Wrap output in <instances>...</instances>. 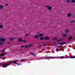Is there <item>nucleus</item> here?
Returning a JSON list of instances; mask_svg holds the SVG:
<instances>
[{"instance_id":"1","label":"nucleus","mask_w":75,"mask_h":75,"mask_svg":"<svg viewBox=\"0 0 75 75\" xmlns=\"http://www.w3.org/2000/svg\"><path fill=\"white\" fill-rule=\"evenodd\" d=\"M12 64V62H11V61H9V62H6V64H4L2 67L3 68H6V67H7V66L10 65L11 64Z\"/></svg>"},{"instance_id":"2","label":"nucleus","mask_w":75,"mask_h":75,"mask_svg":"<svg viewBox=\"0 0 75 75\" xmlns=\"http://www.w3.org/2000/svg\"><path fill=\"white\" fill-rule=\"evenodd\" d=\"M33 45V44H31L29 45H25L24 46L22 45L21 47V48H23V47H25V48H28L30 47H31Z\"/></svg>"},{"instance_id":"3","label":"nucleus","mask_w":75,"mask_h":75,"mask_svg":"<svg viewBox=\"0 0 75 75\" xmlns=\"http://www.w3.org/2000/svg\"><path fill=\"white\" fill-rule=\"evenodd\" d=\"M6 39L4 38H0V42H4L5 41Z\"/></svg>"},{"instance_id":"4","label":"nucleus","mask_w":75,"mask_h":75,"mask_svg":"<svg viewBox=\"0 0 75 75\" xmlns=\"http://www.w3.org/2000/svg\"><path fill=\"white\" fill-rule=\"evenodd\" d=\"M44 40H50V38H49V37H45L44 38Z\"/></svg>"},{"instance_id":"5","label":"nucleus","mask_w":75,"mask_h":75,"mask_svg":"<svg viewBox=\"0 0 75 75\" xmlns=\"http://www.w3.org/2000/svg\"><path fill=\"white\" fill-rule=\"evenodd\" d=\"M11 62L12 63H12H14V64H17V62H18V60L14 61L13 62L11 61Z\"/></svg>"},{"instance_id":"6","label":"nucleus","mask_w":75,"mask_h":75,"mask_svg":"<svg viewBox=\"0 0 75 75\" xmlns=\"http://www.w3.org/2000/svg\"><path fill=\"white\" fill-rule=\"evenodd\" d=\"M59 44H60L61 45H64L65 44H66V42H64V43H61L60 42L58 43Z\"/></svg>"},{"instance_id":"7","label":"nucleus","mask_w":75,"mask_h":75,"mask_svg":"<svg viewBox=\"0 0 75 75\" xmlns=\"http://www.w3.org/2000/svg\"><path fill=\"white\" fill-rule=\"evenodd\" d=\"M7 54V53H5L4 54H1L0 56L1 57H3L4 55H6Z\"/></svg>"},{"instance_id":"8","label":"nucleus","mask_w":75,"mask_h":75,"mask_svg":"<svg viewBox=\"0 0 75 75\" xmlns=\"http://www.w3.org/2000/svg\"><path fill=\"white\" fill-rule=\"evenodd\" d=\"M48 10H52V7L50 6H49V7L47 8Z\"/></svg>"},{"instance_id":"9","label":"nucleus","mask_w":75,"mask_h":75,"mask_svg":"<svg viewBox=\"0 0 75 75\" xmlns=\"http://www.w3.org/2000/svg\"><path fill=\"white\" fill-rule=\"evenodd\" d=\"M9 40H10V41H13V40H14V38H9Z\"/></svg>"},{"instance_id":"10","label":"nucleus","mask_w":75,"mask_h":75,"mask_svg":"<svg viewBox=\"0 0 75 75\" xmlns=\"http://www.w3.org/2000/svg\"><path fill=\"white\" fill-rule=\"evenodd\" d=\"M62 37H67V35L64 34V35H62Z\"/></svg>"},{"instance_id":"11","label":"nucleus","mask_w":75,"mask_h":75,"mask_svg":"<svg viewBox=\"0 0 75 75\" xmlns=\"http://www.w3.org/2000/svg\"><path fill=\"white\" fill-rule=\"evenodd\" d=\"M44 35V34L42 33H41L40 34H39V37H42Z\"/></svg>"},{"instance_id":"12","label":"nucleus","mask_w":75,"mask_h":75,"mask_svg":"<svg viewBox=\"0 0 75 75\" xmlns=\"http://www.w3.org/2000/svg\"><path fill=\"white\" fill-rule=\"evenodd\" d=\"M3 6L0 5V9H3Z\"/></svg>"},{"instance_id":"13","label":"nucleus","mask_w":75,"mask_h":75,"mask_svg":"<svg viewBox=\"0 0 75 75\" xmlns=\"http://www.w3.org/2000/svg\"><path fill=\"white\" fill-rule=\"evenodd\" d=\"M65 57H64V56H61L59 57V58H60V59H63V58H65Z\"/></svg>"},{"instance_id":"14","label":"nucleus","mask_w":75,"mask_h":75,"mask_svg":"<svg viewBox=\"0 0 75 75\" xmlns=\"http://www.w3.org/2000/svg\"><path fill=\"white\" fill-rule=\"evenodd\" d=\"M64 39V38H62L60 39H59L57 40V41H62V40Z\"/></svg>"},{"instance_id":"15","label":"nucleus","mask_w":75,"mask_h":75,"mask_svg":"<svg viewBox=\"0 0 75 75\" xmlns=\"http://www.w3.org/2000/svg\"><path fill=\"white\" fill-rule=\"evenodd\" d=\"M18 41H19V42H21L22 41V38H20L18 39Z\"/></svg>"},{"instance_id":"16","label":"nucleus","mask_w":75,"mask_h":75,"mask_svg":"<svg viewBox=\"0 0 75 75\" xmlns=\"http://www.w3.org/2000/svg\"><path fill=\"white\" fill-rule=\"evenodd\" d=\"M72 37L71 36H70L69 38H68V40H71V39H72Z\"/></svg>"},{"instance_id":"17","label":"nucleus","mask_w":75,"mask_h":75,"mask_svg":"<svg viewBox=\"0 0 75 75\" xmlns=\"http://www.w3.org/2000/svg\"><path fill=\"white\" fill-rule=\"evenodd\" d=\"M38 37H39V36H38L37 35H36L35 37L34 38H38Z\"/></svg>"},{"instance_id":"18","label":"nucleus","mask_w":75,"mask_h":75,"mask_svg":"<svg viewBox=\"0 0 75 75\" xmlns=\"http://www.w3.org/2000/svg\"><path fill=\"white\" fill-rule=\"evenodd\" d=\"M71 15V13H70L68 14L67 15V17H70Z\"/></svg>"},{"instance_id":"19","label":"nucleus","mask_w":75,"mask_h":75,"mask_svg":"<svg viewBox=\"0 0 75 75\" xmlns=\"http://www.w3.org/2000/svg\"><path fill=\"white\" fill-rule=\"evenodd\" d=\"M70 23H75V20L72 21H70Z\"/></svg>"},{"instance_id":"20","label":"nucleus","mask_w":75,"mask_h":75,"mask_svg":"<svg viewBox=\"0 0 75 75\" xmlns=\"http://www.w3.org/2000/svg\"><path fill=\"white\" fill-rule=\"evenodd\" d=\"M71 2L74 3L75 2V0H71Z\"/></svg>"},{"instance_id":"21","label":"nucleus","mask_w":75,"mask_h":75,"mask_svg":"<svg viewBox=\"0 0 75 75\" xmlns=\"http://www.w3.org/2000/svg\"><path fill=\"white\" fill-rule=\"evenodd\" d=\"M30 54H31V55H34V57H35V54H34V53H33L31 52Z\"/></svg>"},{"instance_id":"22","label":"nucleus","mask_w":75,"mask_h":75,"mask_svg":"<svg viewBox=\"0 0 75 75\" xmlns=\"http://www.w3.org/2000/svg\"><path fill=\"white\" fill-rule=\"evenodd\" d=\"M66 1L68 3H69L70 2V0H66Z\"/></svg>"},{"instance_id":"23","label":"nucleus","mask_w":75,"mask_h":75,"mask_svg":"<svg viewBox=\"0 0 75 75\" xmlns=\"http://www.w3.org/2000/svg\"><path fill=\"white\" fill-rule=\"evenodd\" d=\"M3 28V26L2 25H0V28Z\"/></svg>"},{"instance_id":"24","label":"nucleus","mask_w":75,"mask_h":75,"mask_svg":"<svg viewBox=\"0 0 75 75\" xmlns=\"http://www.w3.org/2000/svg\"><path fill=\"white\" fill-rule=\"evenodd\" d=\"M65 33H69V30H65Z\"/></svg>"},{"instance_id":"25","label":"nucleus","mask_w":75,"mask_h":75,"mask_svg":"<svg viewBox=\"0 0 75 75\" xmlns=\"http://www.w3.org/2000/svg\"><path fill=\"white\" fill-rule=\"evenodd\" d=\"M70 58H75V56L71 57H70Z\"/></svg>"},{"instance_id":"26","label":"nucleus","mask_w":75,"mask_h":75,"mask_svg":"<svg viewBox=\"0 0 75 75\" xmlns=\"http://www.w3.org/2000/svg\"><path fill=\"white\" fill-rule=\"evenodd\" d=\"M16 65H21V63H20V64H18V63H16Z\"/></svg>"},{"instance_id":"27","label":"nucleus","mask_w":75,"mask_h":75,"mask_svg":"<svg viewBox=\"0 0 75 75\" xmlns=\"http://www.w3.org/2000/svg\"><path fill=\"white\" fill-rule=\"evenodd\" d=\"M41 40H44V38L43 37H42L40 38Z\"/></svg>"},{"instance_id":"28","label":"nucleus","mask_w":75,"mask_h":75,"mask_svg":"<svg viewBox=\"0 0 75 75\" xmlns=\"http://www.w3.org/2000/svg\"><path fill=\"white\" fill-rule=\"evenodd\" d=\"M22 42H26V41L25 40H22Z\"/></svg>"},{"instance_id":"29","label":"nucleus","mask_w":75,"mask_h":75,"mask_svg":"<svg viewBox=\"0 0 75 75\" xmlns=\"http://www.w3.org/2000/svg\"><path fill=\"white\" fill-rule=\"evenodd\" d=\"M5 50H2L1 51V52H4Z\"/></svg>"},{"instance_id":"30","label":"nucleus","mask_w":75,"mask_h":75,"mask_svg":"<svg viewBox=\"0 0 75 75\" xmlns=\"http://www.w3.org/2000/svg\"><path fill=\"white\" fill-rule=\"evenodd\" d=\"M46 58H51V59L52 58V57H46Z\"/></svg>"},{"instance_id":"31","label":"nucleus","mask_w":75,"mask_h":75,"mask_svg":"<svg viewBox=\"0 0 75 75\" xmlns=\"http://www.w3.org/2000/svg\"><path fill=\"white\" fill-rule=\"evenodd\" d=\"M21 61H25V59H21Z\"/></svg>"},{"instance_id":"32","label":"nucleus","mask_w":75,"mask_h":75,"mask_svg":"<svg viewBox=\"0 0 75 75\" xmlns=\"http://www.w3.org/2000/svg\"><path fill=\"white\" fill-rule=\"evenodd\" d=\"M3 44V42H0V45H2Z\"/></svg>"},{"instance_id":"33","label":"nucleus","mask_w":75,"mask_h":75,"mask_svg":"<svg viewBox=\"0 0 75 75\" xmlns=\"http://www.w3.org/2000/svg\"><path fill=\"white\" fill-rule=\"evenodd\" d=\"M28 34H27L25 35V36H26V37H28Z\"/></svg>"},{"instance_id":"34","label":"nucleus","mask_w":75,"mask_h":75,"mask_svg":"<svg viewBox=\"0 0 75 75\" xmlns=\"http://www.w3.org/2000/svg\"><path fill=\"white\" fill-rule=\"evenodd\" d=\"M56 51L57 52H58L59 51V50H57V49H56Z\"/></svg>"},{"instance_id":"35","label":"nucleus","mask_w":75,"mask_h":75,"mask_svg":"<svg viewBox=\"0 0 75 75\" xmlns=\"http://www.w3.org/2000/svg\"><path fill=\"white\" fill-rule=\"evenodd\" d=\"M53 40H57V38H54Z\"/></svg>"},{"instance_id":"36","label":"nucleus","mask_w":75,"mask_h":75,"mask_svg":"<svg viewBox=\"0 0 75 75\" xmlns=\"http://www.w3.org/2000/svg\"><path fill=\"white\" fill-rule=\"evenodd\" d=\"M5 6H8V4H6Z\"/></svg>"},{"instance_id":"37","label":"nucleus","mask_w":75,"mask_h":75,"mask_svg":"<svg viewBox=\"0 0 75 75\" xmlns=\"http://www.w3.org/2000/svg\"><path fill=\"white\" fill-rule=\"evenodd\" d=\"M49 7V6H45V7H46H46H48V8Z\"/></svg>"},{"instance_id":"38","label":"nucleus","mask_w":75,"mask_h":75,"mask_svg":"<svg viewBox=\"0 0 75 75\" xmlns=\"http://www.w3.org/2000/svg\"><path fill=\"white\" fill-rule=\"evenodd\" d=\"M10 43L9 42H8V44H10Z\"/></svg>"},{"instance_id":"39","label":"nucleus","mask_w":75,"mask_h":75,"mask_svg":"<svg viewBox=\"0 0 75 75\" xmlns=\"http://www.w3.org/2000/svg\"><path fill=\"white\" fill-rule=\"evenodd\" d=\"M39 45H40V46H42V44H40Z\"/></svg>"},{"instance_id":"40","label":"nucleus","mask_w":75,"mask_h":75,"mask_svg":"<svg viewBox=\"0 0 75 75\" xmlns=\"http://www.w3.org/2000/svg\"><path fill=\"white\" fill-rule=\"evenodd\" d=\"M58 48H60V47H59V46H58Z\"/></svg>"}]
</instances>
